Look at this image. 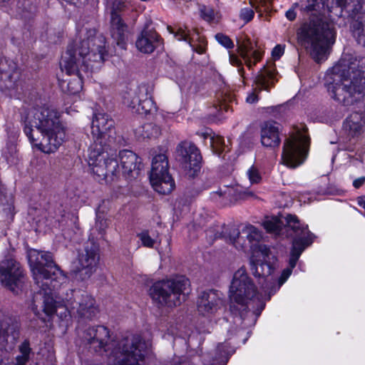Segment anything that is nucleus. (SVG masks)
Here are the masks:
<instances>
[{
  "label": "nucleus",
  "instance_id": "4468645a",
  "mask_svg": "<svg viewBox=\"0 0 365 365\" xmlns=\"http://www.w3.org/2000/svg\"><path fill=\"white\" fill-rule=\"evenodd\" d=\"M309 138L301 135L298 138H288L283 145L282 161L284 165L290 168H295L302 165L307 153Z\"/></svg>",
  "mask_w": 365,
  "mask_h": 365
},
{
  "label": "nucleus",
  "instance_id": "b1692460",
  "mask_svg": "<svg viewBox=\"0 0 365 365\" xmlns=\"http://www.w3.org/2000/svg\"><path fill=\"white\" fill-rule=\"evenodd\" d=\"M237 51L249 68H252L262 56V52L254 49L253 44L249 39L238 41Z\"/></svg>",
  "mask_w": 365,
  "mask_h": 365
},
{
  "label": "nucleus",
  "instance_id": "a878e982",
  "mask_svg": "<svg viewBox=\"0 0 365 365\" xmlns=\"http://www.w3.org/2000/svg\"><path fill=\"white\" fill-rule=\"evenodd\" d=\"M160 43L159 35L153 30H143L135 42L137 48L145 53H152Z\"/></svg>",
  "mask_w": 365,
  "mask_h": 365
},
{
  "label": "nucleus",
  "instance_id": "473e14b6",
  "mask_svg": "<svg viewBox=\"0 0 365 365\" xmlns=\"http://www.w3.org/2000/svg\"><path fill=\"white\" fill-rule=\"evenodd\" d=\"M160 134V128L153 123H147L135 130V135L142 140L158 138Z\"/></svg>",
  "mask_w": 365,
  "mask_h": 365
},
{
  "label": "nucleus",
  "instance_id": "8fccbe9b",
  "mask_svg": "<svg viewBox=\"0 0 365 365\" xmlns=\"http://www.w3.org/2000/svg\"><path fill=\"white\" fill-rule=\"evenodd\" d=\"M231 101L232 97L230 95L227 97L223 98L219 103V110H225L226 112L228 111L230 109V106L227 104V102H230Z\"/></svg>",
  "mask_w": 365,
  "mask_h": 365
},
{
  "label": "nucleus",
  "instance_id": "13d9d810",
  "mask_svg": "<svg viewBox=\"0 0 365 365\" xmlns=\"http://www.w3.org/2000/svg\"><path fill=\"white\" fill-rule=\"evenodd\" d=\"M262 0H250V4L252 6H255V4L259 1H262Z\"/></svg>",
  "mask_w": 365,
  "mask_h": 365
},
{
  "label": "nucleus",
  "instance_id": "864d4df0",
  "mask_svg": "<svg viewBox=\"0 0 365 365\" xmlns=\"http://www.w3.org/2000/svg\"><path fill=\"white\" fill-rule=\"evenodd\" d=\"M29 359L25 357V356H21V355H18L16 357V364L15 365H26V364L29 361Z\"/></svg>",
  "mask_w": 365,
  "mask_h": 365
},
{
  "label": "nucleus",
  "instance_id": "20e7f679",
  "mask_svg": "<svg viewBox=\"0 0 365 365\" xmlns=\"http://www.w3.org/2000/svg\"><path fill=\"white\" fill-rule=\"evenodd\" d=\"M24 131L33 146L47 154L55 153L66 137V126L56 109L41 106L29 110Z\"/></svg>",
  "mask_w": 365,
  "mask_h": 365
},
{
  "label": "nucleus",
  "instance_id": "de8ad7c7",
  "mask_svg": "<svg viewBox=\"0 0 365 365\" xmlns=\"http://www.w3.org/2000/svg\"><path fill=\"white\" fill-rule=\"evenodd\" d=\"M240 16L241 19L245 21L246 22H249L254 17V11L248 8H245L241 10Z\"/></svg>",
  "mask_w": 365,
  "mask_h": 365
},
{
  "label": "nucleus",
  "instance_id": "58836bf2",
  "mask_svg": "<svg viewBox=\"0 0 365 365\" xmlns=\"http://www.w3.org/2000/svg\"><path fill=\"white\" fill-rule=\"evenodd\" d=\"M282 222L276 217L267 218L263 222L264 229L270 233L279 235Z\"/></svg>",
  "mask_w": 365,
  "mask_h": 365
},
{
  "label": "nucleus",
  "instance_id": "ddd939ff",
  "mask_svg": "<svg viewBox=\"0 0 365 365\" xmlns=\"http://www.w3.org/2000/svg\"><path fill=\"white\" fill-rule=\"evenodd\" d=\"M100 260L98 246L92 241L87 242L78 251L77 264L73 271L74 278L86 281L96 272Z\"/></svg>",
  "mask_w": 365,
  "mask_h": 365
},
{
  "label": "nucleus",
  "instance_id": "5fc2aeb1",
  "mask_svg": "<svg viewBox=\"0 0 365 365\" xmlns=\"http://www.w3.org/2000/svg\"><path fill=\"white\" fill-rule=\"evenodd\" d=\"M365 182V177H361L359 178H356L353 182V186L358 189L361 187Z\"/></svg>",
  "mask_w": 365,
  "mask_h": 365
},
{
  "label": "nucleus",
  "instance_id": "c03bdc74",
  "mask_svg": "<svg viewBox=\"0 0 365 365\" xmlns=\"http://www.w3.org/2000/svg\"><path fill=\"white\" fill-rule=\"evenodd\" d=\"M215 38L217 42L227 48H232L234 47L233 41L230 38L229 36L219 33L215 35Z\"/></svg>",
  "mask_w": 365,
  "mask_h": 365
},
{
  "label": "nucleus",
  "instance_id": "2eb2a0df",
  "mask_svg": "<svg viewBox=\"0 0 365 365\" xmlns=\"http://www.w3.org/2000/svg\"><path fill=\"white\" fill-rule=\"evenodd\" d=\"M0 280L4 287L17 293L25 280L20 264L12 259L2 261L0 263Z\"/></svg>",
  "mask_w": 365,
  "mask_h": 365
},
{
  "label": "nucleus",
  "instance_id": "2f4dec72",
  "mask_svg": "<svg viewBox=\"0 0 365 365\" xmlns=\"http://www.w3.org/2000/svg\"><path fill=\"white\" fill-rule=\"evenodd\" d=\"M150 180L154 190L162 195L170 194L175 186L174 180L169 173Z\"/></svg>",
  "mask_w": 365,
  "mask_h": 365
},
{
  "label": "nucleus",
  "instance_id": "dca6fc26",
  "mask_svg": "<svg viewBox=\"0 0 365 365\" xmlns=\"http://www.w3.org/2000/svg\"><path fill=\"white\" fill-rule=\"evenodd\" d=\"M125 101L132 112L140 115H146L156 110L146 85H141L133 92L129 93L128 98H125Z\"/></svg>",
  "mask_w": 365,
  "mask_h": 365
},
{
  "label": "nucleus",
  "instance_id": "f03ea898",
  "mask_svg": "<svg viewBox=\"0 0 365 365\" xmlns=\"http://www.w3.org/2000/svg\"><path fill=\"white\" fill-rule=\"evenodd\" d=\"M83 338L91 351L107 356V365H144L150 346L140 334L111 339L110 331L105 326L88 328Z\"/></svg>",
  "mask_w": 365,
  "mask_h": 365
},
{
  "label": "nucleus",
  "instance_id": "cd10ccee",
  "mask_svg": "<svg viewBox=\"0 0 365 365\" xmlns=\"http://www.w3.org/2000/svg\"><path fill=\"white\" fill-rule=\"evenodd\" d=\"M1 80L5 82V87L14 89L20 78V72L14 64L11 66L8 61L0 57Z\"/></svg>",
  "mask_w": 365,
  "mask_h": 365
},
{
  "label": "nucleus",
  "instance_id": "c9c22d12",
  "mask_svg": "<svg viewBox=\"0 0 365 365\" xmlns=\"http://www.w3.org/2000/svg\"><path fill=\"white\" fill-rule=\"evenodd\" d=\"M227 240L237 249H244L250 246V243H248L246 237L242 235V231L240 232L237 229L234 227L229 229Z\"/></svg>",
  "mask_w": 365,
  "mask_h": 365
},
{
  "label": "nucleus",
  "instance_id": "7c9ffc66",
  "mask_svg": "<svg viewBox=\"0 0 365 365\" xmlns=\"http://www.w3.org/2000/svg\"><path fill=\"white\" fill-rule=\"evenodd\" d=\"M168 159L165 154H158L155 155L152 160V167L150 175V179H156L165 174L169 173Z\"/></svg>",
  "mask_w": 365,
  "mask_h": 365
},
{
  "label": "nucleus",
  "instance_id": "7ed1b4c3",
  "mask_svg": "<svg viewBox=\"0 0 365 365\" xmlns=\"http://www.w3.org/2000/svg\"><path fill=\"white\" fill-rule=\"evenodd\" d=\"M28 258L33 279L40 289L34 297L32 309L41 318V312L51 316L57 307L54 295L66 282V277L48 252L33 250L29 252Z\"/></svg>",
  "mask_w": 365,
  "mask_h": 365
},
{
  "label": "nucleus",
  "instance_id": "49530a36",
  "mask_svg": "<svg viewBox=\"0 0 365 365\" xmlns=\"http://www.w3.org/2000/svg\"><path fill=\"white\" fill-rule=\"evenodd\" d=\"M230 62L232 65L239 67L238 71L242 76L244 68L242 67V63L241 59L235 53H230Z\"/></svg>",
  "mask_w": 365,
  "mask_h": 365
},
{
  "label": "nucleus",
  "instance_id": "5701e85b",
  "mask_svg": "<svg viewBox=\"0 0 365 365\" xmlns=\"http://www.w3.org/2000/svg\"><path fill=\"white\" fill-rule=\"evenodd\" d=\"M365 125V113L354 112L344 121L343 130L349 138L358 137L363 131Z\"/></svg>",
  "mask_w": 365,
  "mask_h": 365
},
{
  "label": "nucleus",
  "instance_id": "3c124183",
  "mask_svg": "<svg viewBox=\"0 0 365 365\" xmlns=\"http://www.w3.org/2000/svg\"><path fill=\"white\" fill-rule=\"evenodd\" d=\"M284 52V47L282 45H277L272 51V55L275 59H279Z\"/></svg>",
  "mask_w": 365,
  "mask_h": 365
},
{
  "label": "nucleus",
  "instance_id": "603ef678",
  "mask_svg": "<svg viewBox=\"0 0 365 365\" xmlns=\"http://www.w3.org/2000/svg\"><path fill=\"white\" fill-rule=\"evenodd\" d=\"M299 6L298 3L293 4L292 8L287 10L285 13L287 19L289 21H293L296 19L297 14L295 12V8Z\"/></svg>",
  "mask_w": 365,
  "mask_h": 365
},
{
  "label": "nucleus",
  "instance_id": "423d86ee",
  "mask_svg": "<svg viewBox=\"0 0 365 365\" xmlns=\"http://www.w3.org/2000/svg\"><path fill=\"white\" fill-rule=\"evenodd\" d=\"M230 298L243 307L240 316L245 327L253 325L265 307L262 296L242 268L234 274L230 288Z\"/></svg>",
  "mask_w": 365,
  "mask_h": 365
},
{
  "label": "nucleus",
  "instance_id": "4c0bfd02",
  "mask_svg": "<svg viewBox=\"0 0 365 365\" xmlns=\"http://www.w3.org/2000/svg\"><path fill=\"white\" fill-rule=\"evenodd\" d=\"M242 235L246 237L248 243L257 242L262 238L261 232L255 226L249 225L242 229Z\"/></svg>",
  "mask_w": 365,
  "mask_h": 365
},
{
  "label": "nucleus",
  "instance_id": "c756f323",
  "mask_svg": "<svg viewBox=\"0 0 365 365\" xmlns=\"http://www.w3.org/2000/svg\"><path fill=\"white\" fill-rule=\"evenodd\" d=\"M275 68L274 66H264L256 76L255 83L259 91H269V86L274 84Z\"/></svg>",
  "mask_w": 365,
  "mask_h": 365
},
{
  "label": "nucleus",
  "instance_id": "4d7b16f0",
  "mask_svg": "<svg viewBox=\"0 0 365 365\" xmlns=\"http://www.w3.org/2000/svg\"><path fill=\"white\" fill-rule=\"evenodd\" d=\"M358 205L365 210V195L359 197L357 198Z\"/></svg>",
  "mask_w": 365,
  "mask_h": 365
},
{
  "label": "nucleus",
  "instance_id": "09e8293b",
  "mask_svg": "<svg viewBox=\"0 0 365 365\" xmlns=\"http://www.w3.org/2000/svg\"><path fill=\"white\" fill-rule=\"evenodd\" d=\"M202 15L205 20L207 21H211L215 19V11L212 9H205L202 11Z\"/></svg>",
  "mask_w": 365,
  "mask_h": 365
},
{
  "label": "nucleus",
  "instance_id": "c85d7f7f",
  "mask_svg": "<svg viewBox=\"0 0 365 365\" xmlns=\"http://www.w3.org/2000/svg\"><path fill=\"white\" fill-rule=\"evenodd\" d=\"M332 3L341 9L339 16L345 12L348 16L354 18L362 9L365 0H332Z\"/></svg>",
  "mask_w": 365,
  "mask_h": 365
},
{
  "label": "nucleus",
  "instance_id": "f704fd0d",
  "mask_svg": "<svg viewBox=\"0 0 365 365\" xmlns=\"http://www.w3.org/2000/svg\"><path fill=\"white\" fill-rule=\"evenodd\" d=\"M234 351L227 343L219 344L216 349V356L213 364L226 365Z\"/></svg>",
  "mask_w": 365,
  "mask_h": 365
},
{
  "label": "nucleus",
  "instance_id": "a19ab883",
  "mask_svg": "<svg viewBox=\"0 0 365 365\" xmlns=\"http://www.w3.org/2000/svg\"><path fill=\"white\" fill-rule=\"evenodd\" d=\"M212 146L216 153L220 155L225 151V139L221 136H216L212 139Z\"/></svg>",
  "mask_w": 365,
  "mask_h": 365
},
{
  "label": "nucleus",
  "instance_id": "9b49d317",
  "mask_svg": "<svg viewBox=\"0 0 365 365\" xmlns=\"http://www.w3.org/2000/svg\"><path fill=\"white\" fill-rule=\"evenodd\" d=\"M105 13L110 16V32L118 46L124 48L128 26L125 22L126 16L135 11L131 0H103Z\"/></svg>",
  "mask_w": 365,
  "mask_h": 365
},
{
  "label": "nucleus",
  "instance_id": "ea45409f",
  "mask_svg": "<svg viewBox=\"0 0 365 365\" xmlns=\"http://www.w3.org/2000/svg\"><path fill=\"white\" fill-rule=\"evenodd\" d=\"M322 6V0H307L304 6L302 5V10L307 12L317 11Z\"/></svg>",
  "mask_w": 365,
  "mask_h": 365
},
{
  "label": "nucleus",
  "instance_id": "bb28decb",
  "mask_svg": "<svg viewBox=\"0 0 365 365\" xmlns=\"http://www.w3.org/2000/svg\"><path fill=\"white\" fill-rule=\"evenodd\" d=\"M168 30L170 33L173 34L174 36L178 40L187 42L192 50L196 53L202 54L205 51L206 42L203 38L198 36L197 34H196V36L199 42L197 44H196L194 40V37L190 36L189 30H187L186 28L182 29V27H179L177 31H175L173 27L168 26Z\"/></svg>",
  "mask_w": 365,
  "mask_h": 365
},
{
  "label": "nucleus",
  "instance_id": "aec40b11",
  "mask_svg": "<svg viewBox=\"0 0 365 365\" xmlns=\"http://www.w3.org/2000/svg\"><path fill=\"white\" fill-rule=\"evenodd\" d=\"M114 120L108 114L95 113L91 123V133L96 139L95 142L100 143L106 135L110 137L108 133L114 129Z\"/></svg>",
  "mask_w": 365,
  "mask_h": 365
},
{
  "label": "nucleus",
  "instance_id": "412c9836",
  "mask_svg": "<svg viewBox=\"0 0 365 365\" xmlns=\"http://www.w3.org/2000/svg\"><path fill=\"white\" fill-rule=\"evenodd\" d=\"M122 174L125 178H135L140 170V162L138 155L131 150H123L119 153Z\"/></svg>",
  "mask_w": 365,
  "mask_h": 365
},
{
  "label": "nucleus",
  "instance_id": "f3484780",
  "mask_svg": "<svg viewBox=\"0 0 365 365\" xmlns=\"http://www.w3.org/2000/svg\"><path fill=\"white\" fill-rule=\"evenodd\" d=\"M177 153L185 169L192 170L194 172L200 169L202 156L194 144L182 142L177 147Z\"/></svg>",
  "mask_w": 365,
  "mask_h": 365
},
{
  "label": "nucleus",
  "instance_id": "37998d69",
  "mask_svg": "<svg viewBox=\"0 0 365 365\" xmlns=\"http://www.w3.org/2000/svg\"><path fill=\"white\" fill-rule=\"evenodd\" d=\"M247 173L252 184L259 183L262 180L261 174L258 168L255 165L251 166Z\"/></svg>",
  "mask_w": 365,
  "mask_h": 365
},
{
  "label": "nucleus",
  "instance_id": "9d476101",
  "mask_svg": "<svg viewBox=\"0 0 365 365\" xmlns=\"http://www.w3.org/2000/svg\"><path fill=\"white\" fill-rule=\"evenodd\" d=\"M287 225L294 233L292 247L289 261V268L282 271L279 277V284H282L291 275L292 269L296 266L297 262L306 247L313 242L314 235L308 230V226L302 225L297 217L293 215H287L285 217Z\"/></svg>",
  "mask_w": 365,
  "mask_h": 365
},
{
  "label": "nucleus",
  "instance_id": "39448f33",
  "mask_svg": "<svg viewBox=\"0 0 365 365\" xmlns=\"http://www.w3.org/2000/svg\"><path fill=\"white\" fill-rule=\"evenodd\" d=\"M359 63L356 57L344 54L327 75L329 96L344 106L354 104L365 94V76Z\"/></svg>",
  "mask_w": 365,
  "mask_h": 365
},
{
  "label": "nucleus",
  "instance_id": "6e6552de",
  "mask_svg": "<svg viewBox=\"0 0 365 365\" xmlns=\"http://www.w3.org/2000/svg\"><path fill=\"white\" fill-rule=\"evenodd\" d=\"M190 285L185 276H177L155 282L149 289V295L160 305L176 307L185 301Z\"/></svg>",
  "mask_w": 365,
  "mask_h": 365
},
{
  "label": "nucleus",
  "instance_id": "f257e3e1",
  "mask_svg": "<svg viewBox=\"0 0 365 365\" xmlns=\"http://www.w3.org/2000/svg\"><path fill=\"white\" fill-rule=\"evenodd\" d=\"M106 38L98 34L94 29H90L68 45L62 56L60 66L62 71L68 76H74L67 82L66 88L61 86L63 91L69 94L78 93L83 86L85 78H89L90 73L100 67L108 56L106 49Z\"/></svg>",
  "mask_w": 365,
  "mask_h": 365
},
{
  "label": "nucleus",
  "instance_id": "4be33fe9",
  "mask_svg": "<svg viewBox=\"0 0 365 365\" xmlns=\"http://www.w3.org/2000/svg\"><path fill=\"white\" fill-rule=\"evenodd\" d=\"M19 324L11 317H4L0 322V341L14 344L19 336Z\"/></svg>",
  "mask_w": 365,
  "mask_h": 365
},
{
  "label": "nucleus",
  "instance_id": "72a5a7b5",
  "mask_svg": "<svg viewBox=\"0 0 365 365\" xmlns=\"http://www.w3.org/2000/svg\"><path fill=\"white\" fill-rule=\"evenodd\" d=\"M143 247L153 248L156 244H160L159 233L154 230H143L137 234Z\"/></svg>",
  "mask_w": 365,
  "mask_h": 365
},
{
  "label": "nucleus",
  "instance_id": "6ab92c4d",
  "mask_svg": "<svg viewBox=\"0 0 365 365\" xmlns=\"http://www.w3.org/2000/svg\"><path fill=\"white\" fill-rule=\"evenodd\" d=\"M222 305V300L216 290L203 292L197 300V312L204 316L215 314Z\"/></svg>",
  "mask_w": 365,
  "mask_h": 365
},
{
  "label": "nucleus",
  "instance_id": "1a4fd4ad",
  "mask_svg": "<svg viewBox=\"0 0 365 365\" xmlns=\"http://www.w3.org/2000/svg\"><path fill=\"white\" fill-rule=\"evenodd\" d=\"M88 165L96 180L101 182L113 181L120 173L118 162L111 158L102 141L95 142L88 150Z\"/></svg>",
  "mask_w": 365,
  "mask_h": 365
},
{
  "label": "nucleus",
  "instance_id": "79ce46f5",
  "mask_svg": "<svg viewBox=\"0 0 365 365\" xmlns=\"http://www.w3.org/2000/svg\"><path fill=\"white\" fill-rule=\"evenodd\" d=\"M108 227V222L106 219L103 217V216L97 213L96 215V228L98 230V233L104 235L106 233V230Z\"/></svg>",
  "mask_w": 365,
  "mask_h": 365
},
{
  "label": "nucleus",
  "instance_id": "a211bd4d",
  "mask_svg": "<svg viewBox=\"0 0 365 365\" xmlns=\"http://www.w3.org/2000/svg\"><path fill=\"white\" fill-rule=\"evenodd\" d=\"M259 251L262 259L250 260V269L252 274L259 279H262L265 282H270L272 280L271 274L274 272V267L267 262L269 259L270 250L267 246H260Z\"/></svg>",
  "mask_w": 365,
  "mask_h": 365
},
{
  "label": "nucleus",
  "instance_id": "0eeeda50",
  "mask_svg": "<svg viewBox=\"0 0 365 365\" xmlns=\"http://www.w3.org/2000/svg\"><path fill=\"white\" fill-rule=\"evenodd\" d=\"M299 43L309 48L317 62L327 58L328 51L335 41V31L331 25L318 16H312L297 32Z\"/></svg>",
  "mask_w": 365,
  "mask_h": 365
},
{
  "label": "nucleus",
  "instance_id": "f8f14e48",
  "mask_svg": "<svg viewBox=\"0 0 365 365\" xmlns=\"http://www.w3.org/2000/svg\"><path fill=\"white\" fill-rule=\"evenodd\" d=\"M61 299L66 309L75 315L79 322L91 321L98 312L95 299L84 291L67 290Z\"/></svg>",
  "mask_w": 365,
  "mask_h": 365
},
{
  "label": "nucleus",
  "instance_id": "e433bc0d",
  "mask_svg": "<svg viewBox=\"0 0 365 365\" xmlns=\"http://www.w3.org/2000/svg\"><path fill=\"white\" fill-rule=\"evenodd\" d=\"M228 230L225 226L215 225L205 231L206 237L210 242L218 238H225L227 240Z\"/></svg>",
  "mask_w": 365,
  "mask_h": 365
},
{
  "label": "nucleus",
  "instance_id": "a18cd8bd",
  "mask_svg": "<svg viewBox=\"0 0 365 365\" xmlns=\"http://www.w3.org/2000/svg\"><path fill=\"white\" fill-rule=\"evenodd\" d=\"M19 350L20 352L19 355L30 359V354L32 352V349L30 346L29 340L25 339L19 346Z\"/></svg>",
  "mask_w": 365,
  "mask_h": 365
},
{
  "label": "nucleus",
  "instance_id": "393cba45",
  "mask_svg": "<svg viewBox=\"0 0 365 365\" xmlns=\"http://www.w3.org/2000/svg\"><path fill=\"white\" fill-rule=\"evenodd\" d=\"M261 143L264 146L269 148L279 145V128L276 122L267 121L261 125Z\"/></svg>",
  "mask_w": 365,
  "mask_h": 365
},
{
  "label": "nucleus",
  "instance_id": "6e6d98bb",
  "mask_svg": "<svg viewBox=\"0 0 365 365\" xmlns=\"http://www.w3.org/2000/svg\"><path fill=\"white\" fill-rule=\"evenodd\" d=\"M257 101L258 96L255 93H250L246 98V101L249 103H255L257 102Z\"/></svg>",
  "mask_w": 365,
  "mask_h": 365
}]
</instances>
